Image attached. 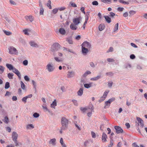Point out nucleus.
Returning a JSON list of instances; mask_svg holds the SVG:
<instances>
[{"label":"nucleus","instance_id":"1","mask_svg":"<svg viewBox=\"0 0 147 147\" xmlns=\"http://www.w3.org/2000/svg\"><path fill=\"white\" fill-rule=\"evenodd\" d=\"M69 121L66 118L63 117L61 118V123L62 125L61 129H66L68 127Z\"/></svg>","mask_w":147,"mask_h":147},{"label":"nucleus","instance_id":"2","mask_svg":"<svg viewBox=\"0 0 147 147\" xmlns=\"http://www.w3.org/2000/svg\"><path fill=\"white\" fill-rule=\"evenodd\" d=\"M9 53L10 54L17 55L18 53L16 49L13 47H10L9 48Z\"/></svg>","mask_w":147,"mask_h":147},{"label":"nucleus","instance_id":"3","mask_svg":"<svg viewBox=\"0 0 147 147\" xmlns=\"http://www.w3.org/2000/svg\"><path fill=\"white\" fill-rule=\"evenodd\" d=\"M115 100V98H113L109 99L108 101H106L105 103V108H106L109 107L110 106L111 102L114 101Z\"/></svg>","mask_w":147,"mask_h":147},{"label":"nucleus","instance_id":"4","mask_svg":"<svg viewBox=\"0 0 147 147\" xmlns=\"http://www.w3.org/2000/svg\"><path fill=\"white\" fill-rule=\"evenodd\" d=\"M46 68L48 71L49 72L53 71L55 69L54 66L51 63L48 64L46 66Z\"/></svg>","mask_w":147,"mask_h":147},{"label":"nucleus","instance_id":"5","mask_svg":"<svg viewBox=\"0 0 147 147\" xmlns=\"http://www.w3.org/2000/svg\"><path fill=\"white\" fill-rule=\"evenodd\" d=\"M82 18L81 16H79L78 18H74L73 20V23L76 25H78L80 23L82 20Z\"/></svg>","mask_w":147,"mask_h":147},{"label":"nucleus","instance_id":"6","mask_svg":"<svg viewBox=\"0 0 147 147\" xmlns=\"http://www.w3.org/2000/svg\"><path fill=\"white\" fill-rule=\"evenodd\" d=\"M82 47L86 48L87 49L90 48L91 47L90 44L87 41L84 42L82 44Z\"/></svg>","mask_w":147,"mask_h":147},{"label":"nucleus","instance_id":"7","mask_svg":"<svg viewBox=\"0 0 147 147\" xmlns=\"http://www.w3.org/2000/svg\"><path fill=\"white\" fill-rule=\"evenodd\" d=\"M114 128L116 130V132L117 134L121 133L123 132V129L119 126H115Z\"/></svg>","mask_w":147,"mask_h":147},{"label":"nucleus","instance_id":"8","mask_svg":"<svg viewBox=\"0 0 147 147\" xmlns=\"http://www.w3.org/2000/svg\"><path fill=\"white\" fill-rule=\"evenodd\" d=\"M88 109H90L91 111H92L94 109V108L93 107V106L91 105L90 107H88L87 108H83L82 107H81L80 108V110L82 111L83 113L85 112L86 110H87Z\"/></svg>","mask_w":147,"mask_h":147},{"label":"nucleus","instance_id":"9","mask_svg":"<svg viewBox=\"0 0 147 147\" xmlns=\"http://www.w3.org/2000/svg\"><path fill=\"white\" fill-rule=\"evenodd\" d=\"M60 46L58 43H55L53 44V45L52 48H53V51H57L58 49L60 47Z\"/></svg>","mask_w":147,"mask_h":147},{"label":"nucleus","instance_id":"10","mask_svg":"<svg viewBox=\"0 0 147 147\" xmlns=\"http://www.w3.org/2000/svg\"><path fill=\"white\" fill-rule=\"evenodd\" d=\"M12 71L13 73L16 74L18 76L20 79H21V75L20 72L18 69L14 68L13 70Z\"/></svg>","mask_w":147,"mask_h":147},{"label":"nucleus","instance_id":"11","mask_svg":"<svg viewBox=\"0 0 147 147\" xmlns=\"http://www.w3.org/2000/svg\"><path fill=\"white\" fill-rule=\"evenodd\" d=\"M18 136V135L16 132H13L12 134V138L13 140H17V139Z\"/></svg>","mask_w":147,"mask_h":147},{"label":"nucleus","instance_id":"12","mask_svg":"<svg viewBox=\"0 0 147 147\" xmlns=\"http://www.w3.org/2000/svg\"><path fill=\"white\" fill-rule=\"evenodd\" d=\"M25 18L26 20H29L30 22H32L33 21L34 19V18L32 16H26Z\"/></svg>","mask_w":147,"mask_h":147},{"label":"nucleus","instance_id":"13","mask_svg":"<svg viewBox=\"0 0 147 147\" xmlns=\"http://www.w3.org/2000/svg\"><path fill=\"white\" fill-rule=\"evenodd\" d=\"M107 136L105 133L103 132L102 134V141L103 142H107Z\"/></svg>","mask_w":147,"mask_h":147},{"label":"nucleus","instance_id":"14","mask_svg":"<svg viewBox=\"0 0 147 147\" xmlns=\"http://www.w3.org/2000/svg\"><path fill=\"white\" fill-rule=\"evenodd\" d=\"M136 119L138 121V123L140 124V125L142 127H143L144 126V122L139 117H137Z\"/></svg>","mask_w":147,"mask_h":147},{"label":"nucleus","instance_id":"15","mask_svg":"<svg viewBox=\"0 0 147 147\" xmlns=\"http://www.w3.org/2000/svg\"><path fill=\"white\" fill-rule=\"evenodd\" d=\"M59 33L62 35H65L66 33V32L65 29L63 28H60L59 29Z\"/></svg>","mask_w":147,"mask_h":147},{"label":"nucleus","instance_id":"16","mask_svg":"<svg viewBox=\"0 0 147 147\" xmlns=\"http://www.w3.org/2000/svg\"><path fill=\"white\" fill-rule=\"evenodd\" d=\"M77 25H76L74 23L71 24L70 26V28L73 30H76L77 28V27L76 26Z\"/></svg>","mask_w":147,"mask_h":147},{"label":"nucleus","instance_id":"17","mask_svg":"<svg viewBox=\"0 0 147 147\" xmlns=\"http://www.w3.org/2000/svg\"><path fill=\"white\" fill-rule=\"evenodd\" d=\"M74 73L73 71H69L67 75V77L70 78L74 77Z\"/></svg>","mask_w":147,"mask_h":147},{"label":"nucleus","instance_id":"18","mask_svg":"<svg viewBox=\"0 0 147 147\" xmlns=\"http://www.w3.org/2000/svg\"><path fill=\"white\" fill-rule=\"evenodd\" d=\"M104 18H105L106 21L108 23H110L111 22V18L108 16H104Z\"/></svg>","mask_w":147,"mask_h":147},{"label":"nucleus","instance_id":"19","mask_svg":"<svg viewBox=\"0 0 147 147\" xmlns=\"http://www.w3.org/2000/svg\"><path fill=\"white\" fill-rule=\"evenodd\" d=\"M56 141V139L55 138L51 139L49 141V144H52L53 145H55V142Z\"/></svg>","mask_w":147,"mask_h":147},{"label":"nucleus","instance_id":"20","mask_svg":"<svg viewBox=\"0 0 147 147\" xmlns=\"http://www.w3.org/2000/svg\"><path fill=\"white\" fill-rule=\"evenodd\" d=\"M105 28V25L103 24H100L98 26V29L100 31H102Z\"/></svg>","mask_w":147,"mask_h":147},{"label":"nucleus","instance_id":"21","mask_svg":"<svg viewBox=\"0 0 147 147\" xmlns=\"http://www.w3.org/2000/svg\"><path fill=\"white\" fill-rule=\"evenodd\" d=\"M57 106V102L56 100H55L52 103L51 105V107L52 108H55V107Z\"/></svg>","mask_w":147,"mask_h":147},{"label":"nucleus","instance_id":"22","mask_svg":"<svg viewBox=\"0 0 147 147\" xmlns=\"http://www.w3.org/2000/svg\"><path fill=\"white\" fill-rule=\"evenodd\" d=\"M6 66L10 70H13L14 68L11 64L8 63H7L6 64Z\"/></svg>","mask_w":147,"mask_h":147},{"label":"nucleus","instance_id":"23","mask_svg":"<svg viewBox=\"0 0 147 147\" xmlns=\"http://www.w3.org/2000/svg\"><path fill=\"white\" fill-rule=\"evenodd\" d=\"M83 93V89L82 88H80L77 92L79 96H81L82 95Z\"/></svg>","mask_w":147,"mask_h":147},{"label":"nucleus","instance_id":"24","mask_svg":"<svg viewBox=\"0 0 147 147\" xmlns=\"http://www.w3.org/2000/svg\"><path fill=\"white\" fill-rule=\"evenodd\" d=\"M92 83H90L89 84H85L84 86L85 88H88L92 86Z\"/></svg>","mask_w":147,"mask_h":147},{"label":"nucleus","instance_id":"25","mask_svg":"<svg viewBox=\"0 0 147 147\" xmlns=\"http://www.w3.org/2000/svg\"><path fill=\"white\" fill-rule=\"evenodd\" d=\"M3 121L5 123L7 124L9 122V119L7 116H5Z\"/></svg>","mask_w":147,"mask_h":147},{"label":"nucleus","instance_id":"26","mask_svg":"<svg viewBox=\"0 0 147 147\" xmlns=\"http://www.w3.org/2000/svg\"><path fill=\"white\" fill-rule=\"evenodd\" d=\"M30 45L32 47H38V45L33 42H30Z\"/></svg>","mask_w":147,"mask_h":147},{"label":"nucleus","instance_id":"27","mask_svg":"<svg viewBox=\"0 0 147 147\" xmlns=\"http://www.w3.org/2000/svg\"><path fill=\"white\" fill-rule=\"evenodd\" d=\"M82 51L83 53H86L88 52V49L86 48L82 47Z\"/></svg>","mask_w":147,"mask_h":147},{"label":"nucleus","instance_id":"28","mask_svg":"<svg viewBox=\"0 0 147 147\" xmlns=\"http://www.w3.org/2000/svg\"><path fill=\"white\" fill-rule=\"evenodd\" d=\"M13 74L12 73H9L7 74L8 77L10 79H13Z\"/></svg>","mask_w":147,"mask_h":147},{"label":"nucleus","instance_id":"29","mask_svg":"<svg viewBox=\"0 0 147 147\" xmlns=\"http://www.w3.org/2000/svg\"><path fill=\"white\" fill-rule=\"evenodd\" d=\"M34 128V126L31 124L28 125L26 126V128L27 129H30L31 128Z\"/></svg>","mask_w":147,"mask_h":147},{"label":"nucleus","instance_id":"30","mask_svg":"<svg viewBox=\"0 0 147 147\" xmlns=\"http://www.w3.org/2000/svg\"><path fill=\"white\" fill-rule=\"evenodd\" d=\"M58 62H62L63 59L61 58H59L58 57H55L54 58Z\"/></svg>","mask_w":147,"mask_h":147},{"label":"nucleus","instance_id":"31","mask_svg":"<svg viewBox=\"0 0 147 147\" xmlns=\"http://www.w3.org/2000/svg\"><path fill=\"white\" fill-rule=\"evenodd\" d=\"M118 25H119L118 23H117L115 25V26L114 27V32H115L118 30Z\"/></svg>","mask_w":147,"mask_h":147},{"label":"nucleus","instance_id":"32","mask_svg":"<svg viewBox=\"0 0 147 147\" xmlns=\"http://www.w3.org/2000/svg\"><path fill=\"white\" fill-rule=\"evenodd\" d=\"M101 1L103 3H107L108 4L110 3L111 2V0H101Z\"/></svg>","mask_w":147,"mask_h":147},{"label":"nucleus","instance_id":"33","mask_svg":"<svg viewBox=\"0 0 147 147\" xmlns=\"http://www.w3.org/2000/svg\"><path fill=\"white\" fill-rule=\"evenodd\" d=\"M100 77V76H98L96 77L91 78V80H92L96 81L99 79Z\"/></svg>","mask_w":147,"mask_h":147},{"label":"nucleus","instance_id":"34","mask_svg":"<svg viewBox=\"0 0 147 147\" xmlns=\"http://www.w3.org/2000/svg\"><path fill=\"white\" fill-rule=\"evenodd\" d=\"M3 32L6 35L9 36L12 34V33L9 31H7L6 30H4Z\"/></svg>","mask_w":147,"mask_h":147},{"label":"nucleus","instance_id":"35","mask_svg":"<svg viewBox=\"0 0 147 147\" xmlns=\"http://www.w3.org/2000/svg\"><path fill=\"white\" fill-rule=\"evenodd\" d=\"M51 2L50 1V0H49L48 1L47 3V6L48 7H49V8L50 9H51L52 7L51 5Z\"/></svg>","mask_w":147,"mask_h":147},{"label":"nucleus","instance_id":"36","mask_svg":"<svg viewBox=\"0 0 147 147\" xmlns=\"http://www.w3.org/2000/svg\"><path fill=\"white\" fill-rule=\"evenodd\" d=\"M58 10L59 9L58 8H55L53 10L52 13H53L55 14L57 12Z\"/></svg>","mask_w":147,"mask_h":147},{"label":"nucleus","instance_id":"37","mask_svg":"<svg viewBox=\"0 0 147 147\" xmlns=\"http://www.w3.org/2000/svg\"><path fill=\"white\" fill-rule=\"evenodd\" d=\"M42 107L43 109L47 111H48L49 112H50L49 111L48 109L45 105H42Z\"/></svg>","mask_w":147,"mask_h":147},{"label":"nucleus","instance_id":"38","mask_svg":"<svg viewBox=\"0 0 147 147\" xmlns=\"http://www.w3.org/2000/svg\"><path fill=\"white\" fill-rule=\"evenodd\" d=\"M30 31V30L28 29L24 30H23V32L24 33V34H25L27 35H29V34L28 33V31Z\"/></svg>","mask_w":147,"mask_h":147},{"label":"nucleus","instance_id":"39","mask_svg":"<svg viewBox=\"0 0 147 147\" xmlns=\"http://www.w3.org/2000/svg\"><path fill=\"white\" fill-rule=\"evenodd\" d=\"M10 87L9 84V82H7L6 83L5 88V89L8 88Z\"/></svg>","mask_w":147,"mask_h":147},{"label":"nucleus","instance_id":"40","mask_svg":"<svg viewBox=\"0 0 147 147\" xmlns=\"http://www.w3.org/2000/svg\"><path fill=\"white\" fill-rule=\"evenodd\" d=\"M21 87L23 89H24L25 88V86L24 84V83L22 81H21Z\"/></svg>","mask_w":147,"mask_h":147},{"label":"nucleus","instance_id":"41","mask_svg":"<svg viewBox=\"0 0 147 147\" xmlns=\"http://www.w3.org/2000/svg\"><path fill=\"white\" fill-rule=\"evenodd\" d=\"M109 92V90L105 91L104 92L103 96H104L106 98V97Z\"/></svg>","mask_w":147,"mask_h":147},{"label":"nucleus","instance_id":"42","mask_svg":"<svg viewBox=\"0 0 147 147\" xmlns=\"http://www.w3.org/2000/svg\"><path fill=\"white\" fill-rule=\"evenodd\" d=\"M44 9L43 8H40V15H42L44 13Z\"/></svg>","mask_w":147,"mask_h":147},{"label":"nucleus","instance_id":"43","mask_svg":"<svg viewBox=\"0 0 147 147\" xmlns=\"http://www.w3.org/2000/svg\"><path fill=\"white\" fill-rule=\"evenodd\" d=\"M33 116L34 117L37 118L39 117V114L37 113H35L33 114Z\"/></svg>","mask_w":147,"mask_h":147},{"label":"nucleus","instance_id":"44","mask_svg":"<svg viewBox=\"0 0 147 147\" xmlns=\"http://www.w3.org/2000/svg\"><path fill=\"white\" fill-rule=\"evenodd\" d=\"M106 98L104 96H102L100 98V99L99 100V102H102V101H103L104 100H105Z\"/></svg>","mask_w":147,"mask_h":147},{"label":"nucleus","instance_id":"45","mask_svg":"<svg viewBox=\"0 0 147 147\" xmlns=\"http://www.w3.org/2000/svg\"><path fill=\"white\" fill-rule=\"evenodd\" d=\"M98 3L96 1H94L92 2V4L94 5H98Z\"/></svg>","mask_w":147,"mask_h":147},{"label":"nucleus","instance_id":"46","mask_svg":"<svg viewBox=\"0 0 147 147\" xmlns=\"http://www.w3.org/2000/svg\"><path fill=\"white\" fill-rule=\"evenodd\" d=\"M92 136V138H95L96 137L95 134L93 131H92L91 132Z\"/></svg>","mask_w":147,"mask_h":147},{"label":"nucleus","instance_id":"47","mask_svg":"<svg viewBox=\"0 0 147 147\" xmlns=\"http://www.w3.org/2000/svg\"><path fill=\"white\" fill-rule=\"evenodd\" d=\"M72 101L75 105L77 106L78 105V103L77 100H72Z\"/></svg>","mask_w":147,"mask_h":147},{"label":"nucleus","instance_id":"48","mask_svg":"<svg viewBox=\"0 0 147 147\" xmlns=\"http://www.w3.org/2000/svg\"><path fill=\"white\" fill-rule=\"evenodd\" d=\"M9 2L10 4L12 5H16V4L15 2L13 0H10Z\"/></svg>","mask_w":147,"mask_h":147},{"label":"nucleus","instance_id":"49","mask_svg":"<svg viewBox=\"0 0 147 147\" xmlns=\"http://www.w3.org/2000/svg\"><path fill=\"white\" fill-rule=\"evenodd\" d=\"M70 3L72 7H77V5L75 3L70 2Z\"/></svg>","mask_w":147,"mask_h":147},{"label":"nucleus","instance_id":"50","mask_svg":"<svg viewBox=\"0 0 147 147\" xmlns=\"http://www.w3.org/2000/svg\"><path fill=\"white\" fill-rule=\"evenodd\" d=\"M136 11H131L129 12V13L131 15H133L136 13Z\"/></svg>","mask_w":147,"mask_h":147},{"label":"nucleus","instance_id":"51","mask_svg":"<svg viewBox=\"0 0 147 147\" xmlns=\"http://www.w3.org/2000/svg\"><path fill=\"white\" fill-rule=\"evenodd\" d=\"M28 64V61L27 60H26L23 62V64L25 65H27Z\"/></svg>","mask_w":147,"mask_h":147},{"label":"nucleus","instance_id":"52","mask_svg":"<svg viewBox=\"0 0 147 147\" xmlns=\"http://www.w3.org/2000/svg\"><path fill=\"white\" fill-rule=\"evenodd\" d=\"M106 74L107 75L110 76H112L113 75V74L111 72L107 73Z\"/></svg>","mask_w":147,"mask_h":147},{"label":"nucleus","instance_id":"53","mask_svg":"<svg viewBox=\"0 0 147 147\" xmlns=\"http://www.w3.org/2000/svg\"><path fill=\"white\" fill-rule=\"evenodd\" d=\"M27 97L26 96L23 97L22 99V101L24 102L25 103L26 102V100L27 99Z\"/></svg>","mask_w":147,"mask_h":147},{"label":"nucleus","instance_id":"54","mask_svg":"<svg viewBox=\"0 0 147 147\" xmlns=\"http://www.w3.org/2000/svg\"><path fill=\"white\" fill-rule=\"evenodd\" d=\"M85 8L84 7H81L80 9L81 11L84 14H85V12L84 11Z\"/></svg>","mask_w":147,"mask_h":147},{"label":"nucleus","instance_id":"55","mask_svg":"<svg viewBox=\"0 0 147 147\" xmlns=\"http://www.w3.org/2000/svg\"><path fill=\"white\" fill-rule=\"evenodd\" d=\"M113 145V142L112 140H111L110 144L108 146L109 147H112Z\"/></svg>","mask_w":147,"mask_h":147},{"label":"nucleus","instance_id":"56","mask_svg":"<svg viewBox=\"0 0 147 147\" xmlns=\"http://www.w3.org/2000/svg\"><path fill=\"white\" fill-rule=\"evenodd\" d=\"M32 84H33V85L34 86V87L35 88H36V83L33 80H32Z\"/></svg>","mask_w":147,"mask_h":147},{"label":"nucleus","instance_id":"57","mask_svg":"<svg viewBox=\"0 0 147 147\" xmlns=\"http://www.w3.org/2000/svg\"><path fill=\"white\" fill-rule=\"evenodd\" d=\"M110 16L111 17H113L114 16H115V13L112 12H111L110 13Z\"/></svg>","mask_w":147,"mask_h":147},{"label":"nucleus","instance_id":"58","mask_svg":"<svg viewBox=\"0 0 147 147\" xmlns=\"http://www.w3.org/2000/svg\"><path fill=\"white\" fill-rule=\"evenodd\" d=\"M123 9L124 8L123 7H119L117 9L118 10L120 11H122Z\"/></svg>","mask_w":147,"mask_h":147},{"label":"nucleus","instance_id":"59","mask_svg":"<svg viewBox=\"0 0 147 147\" xmlns=\"http://www.w3.org/2000/svg\"><path fill=\"white\" fill-rule=\"evenodd\" d=\"M4 68L3 66L0 65V70L2 72L4 71Z\"/></svg>","mask_w":147,"mask_h":147},{"label":"nucleus","instance_id":"60","mask_svg":"<svg viewBox=\"0 0 147 147\" xmlns=\"http://www.w3.org/2000/svg\"><path fill=\"white\" fill-rule=\"evenodd\" d=\"M107 61L109 62H111L114 61L113 59L111 58L107 59Z\"/></svg>","mask_w":147,"mask_h":147},{"label":"nucleus","instance_id":"61","mask_svg":"<svg viewBox=\"0 0 147 147\" xmlns=\"http://www.w3.org/2000/svg\"><path fill=\"white\" fill-rule=\"evenodd\" d=\"M24 79L26 81H28L29 80V78L27 76H25L24 77Z\"/></svg>","mask_w":147,"mask_h":147},{"label":"nucleus","instance_id":"62","mask_svg":"<svg viewBox=\"0 0 147 147\" xmlns=\"http://www.w3.org/2000/svg\"><path fill=\"white\" fill-rule=\"evenodd\" d=\"M17 98L16 96H13L12 98V100L13 101H16L17 100Z\"/></svg>","mask_w":147,"mask_h":147},{"label":"nucleus","instance_id":"63","mask_svg":"<svg viewBox=\"0 0 147 147\" xmlns=\"http://www.w3.org/2000/svg\"><path fill=\"white\" fill-rule=\"evenodd\" d=\"M135 56L133 54H132L130 55V58L132 59H134L135 58Z\"/></svg>","mask_w":147,"mask_h":147},{"label":"nucleus","instance_id":"64","mask_svg":"<svg viewBox=\"0 0 147 147\" xmlns=\"http://www.w3.org/2000/svg\"><path fill=\"white\" fill-rule=\"evenodd\" d=\"M132 146L133 147H140L138 146L135 143H134L132 144Z\"/></svg>","mask_w":147,"mask_h":147}]
</instances>
